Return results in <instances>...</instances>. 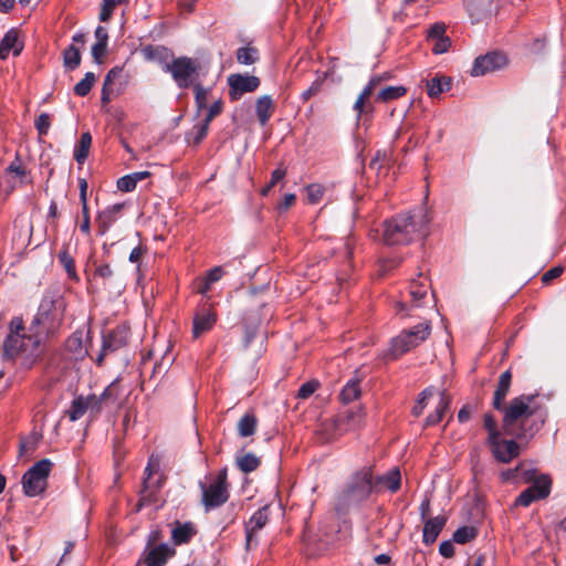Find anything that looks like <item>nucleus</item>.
<instances>
[{
  "instance_id": "obj_1",
  "label": "nucleus",
  "mask_w": 566,
  "mask_h": 566,
  "mask_svg": "<svg viewBox=\"0 0 566 566\" xmlns=\"http://www.w3.org/2000/svg\"><path fill=\"white\" fill-rule=\"evenodd\" d=\"M430 222L424 209L401 213L384 222L382 240L388 245L408 244L424 237Z\"/></svg>"
},
{
  "instance_id": "obj_2",
  "label": "nucleus",
  "mask_w": 566,
  "mask_h": 566,
  "mask_svg": "<svg viewBox=\"0 0 566 566\" xmlns=\"http://www.w3.org/2000/svg\"><path fill=\"white\" fill-rule=\"evenodd\" d=\"M536 397L537 395L523 394L503 406L502 429L505 434L520 440L535 434L538 428L533 429V426H528V420L536 413Z\"/></svg>"
},
{
  "instance_id": "obj_3",
  "label": "nucleus",
  "mask_w": 566,
  "mask_h": 566,
  "mask_svg": "<svg viewBox=\"0 0 566 566\" xmlns=\"http://www.w3.org/2000/svg\"><path fill=\"white\" fill-rule=\"evenodd\" d=\"M374 492L371 465H364L352 474L346 485L336 496L335 510L346 513L352 506L359 505Z\"/></svg>"
},
{
  "instance_id": "obj_4",
  "label": "nucleus",
  "mask_w": 566,
  "mask_h": 566,
  "mask_svg": "<svg viewBox=\"0 0 566 566\" xmlns=\"http://www.w3.org/2000/svg\"><path fill=\"white\" fill-rule=\"evenodd\" d=\"M201 491L200 503L206 513L221 507L229 501L231 484L228 481V468L220 469L216 474L206 476V481H199Z\"/></svg>"
},
{
  "instance_id": "obj_5",
  "label": "nucleus",
  "mask_w": 566,
  "mask_h": 566,
  "mask_svg": "<svg viewBox=\"0 0 566 566\" xmlns=\"http://www.w3.org/2000/svg\"><path fill=\"white\" fill-rule=\"evenodd\" d=\"M431 331L430 321H423L416 326L402 329L399 335L391 339L388 355L392 359H397L423 343L430 336Z\"/></svg>"
},
{
  "instance_id": "obj_6",
  "label": "nucleus",
  "mask_w": 566,
  "mask_h": 566,
  "mask_svg": "<svg viewBox=\"0 0 566 566\" xmlns=\"http://www.w3.org/2000/svg\"><path fill=\"white\" fill-rule=\"evenodd\" d=\"M53 468L49 459L34 463L22 476L23 493L29 497L41 495L48 488V479Z\"/></svg>"
},
{
  "instance_id": "obj_7",
  "label": "nucleus",
  "mask_w": 566,
  "mask_h": 566,
  "mask_svg": "<svg viewBox=\"0 0 566 566\" xmlns=\"http://www.w3.org/2000/svg\"><path fill=\"white\" fill-rule=\"evenodd\" d=\"M159 469L160 463L158 459H155L154 455H151L144 472L145 476L139 491V501L137 503L136 511H140L143 506L150 504L153 502V496L160 489L163 475L159 473Z\"/></svg>"
},
{
  "instance_id": "obj_8",
  "label": "nucleus",
  "mask_w": 566,
  "mask_h": 566,
  "mask_svg": "<svg viewBox=\"0 0 566 566\" xmlns=\"http://www.w3.org/2000/svg\"><path fill=\"white\" fill-rule=\"evenodd\" d=\"M61 322L62 317L57 313L54 302L43 301L32 321L31 327H38L35 331L38 337L41 335L51 336L59 329Z\"/></svg>"
},
{
  "instance_id": "obj_9",
  "label": "nucleus",
  "mask_w": 566,
  "mask_h": 566,
  "mask_svg": "<svg viewBox=\"0 0 566 566\" xmlns=\"http://www.w3.org/2000/svg\"><path fill=\"white\" fill-rule=\"evenodd\" d=\"M129 329L125 325H118L115 328L103 333L102 335V347L96 356L95 364L103 366L107 355L117 352L128 344Z\"/></svg>"
},
{
  "instance_id": "obj_10",
  "label": "nucleus",
  "mask_w": 566,
  "mask_h": 566,
  "mask_svg": "<svg viewBox=\"0 0 566 566\" xmlns=\"http://www.w3.org/2000/svg\"><path fill=\"white\" fill-rule=\"evenodd\" d=\"M140 54L145 61L159 64L164 71L171 74L177 81V57L172 50L164 45L148 44L142 46Z\"/></svg>"
},
{
  "instance_id": "obj_11",
  "label": "nucleus",
  "mask_w": 566,
  "mask_h": 566,
  "mask_svg": "<svg viewBox=\"0 0 566 566\" xmlns=\"http://www.w3.org/2000/svg\"><path fill=\"white\" fill-rule=\"evenodd\" d=\"M158 533H151L147 546L138 560V565L145 566H165L167 560L175 555V549L167 544L155 545Z\"/></svg>"
},
{
  "instance_id": "obj_12",
  "label": "nucleus",
  "mask_w": 566,
  "mask_h": 566,
  "mask_svg": "<svg viewBox=\"0 0 566 566\" xmlns=\"http://www.w3.org/2000/svg\"><path fill=\"white\" fill-rule=\"evenodd\" d=\"M93 280L101 281L104 290L119 294L125 289V279L109 263L94 262Z\"/></svg>"
},
{
  "instance_id": "obj_13",
  "label": "nucleus",
  "mask_w": 566,
  "mask_h": 566,
  "mask_svg": "<svg viewBox=\"0 0 566 566\" xmlns=\"http://www.w3.org/2000/svg\"><path fill=\"white\" fill-rule=\"evenodd\" d=\"M260 84L261 81L258 76L231 74L228 76L229 96L232 101H238L243 94L256 91Z\"/></svg>"
},
{
  "instance_id": "obj_14",
  "label": "nucleus",
  "mask_w": 566,
  "mask_h": 566,
  "mask_svg": "<svg viewBox=\"0 0 566 566\" xmlns=\"http://www.w3.org/2000/svg\"><path fill=\"white\" fill-rule=\"evenodd\" d=\"M317 536V549L328 551L346 539L337 521L322 523Z\"/></svg>"
},
{
  "instance_id": "obj_15",
  "label": "nucleus",
  "mask_w": 566,
  "mask_h": 566,
  "mask_svg": "<svg viewBox=\"0 0 566 566\" xmlns=\"http://www.w3.org/2000/svg\"><path fill=\"white\" fill-rule=\"evenodd\" d=\"M507 64V57L501 52H489L485 55L478 56L471 70V75L481 76L494 72Z\"/></svg>"
},
{
  "instance_id": "obj_16",
  "label": "nucleus",
  "mask_w": 566,
  "mask_h": 566,
  "mask_svg": "<svg viewBox=\"0 0 566 566\" xmlns=\"http://www.w3.org/2000/svg\"><path fill=\"white\" fill-rule=\"evenodd\" d=\"M488 447L493 458L500 463H510L520 454V444L513 439L505 440L500 438Z\"/></svg>"
},
{
  "instance_id": "obj_17",
  "label": "nucleus",
  "mask_w": 566,
  "mask_h": 566,
  "mask_svg": "<svg viewBox=\"0 0 566 566\" xmlns=\"http://www.w3.org/2000/svg\"><path fill=\"white\" fill-rule=\"evenodd\" d=\"M268 506L259 509L250 520L245 523V548L251 549L252 546L258 545L255 534L262 530L269 521Z\"/></svg>"
},
{
  "instance_id": "obj_18",
  "label": "nucleus",
  "mask_w": 566,
  "mask_h": 566,
  "mask_svg": "<svg viewBox=\"0 0 566 566\" xmlns=\"http://www.w3.org/2000/svg\"><path fill=\"white\" fill-rule=\"evenodd\" d=\"M217 322V314L211 305H202L193 315L192 336L198 338L203 333L210 331Z\"/></svg>"
},
{
  "instance_id": "obj_19",
  "label": "nucleus",
  "mask_w": 566,
  "mask_h": 566,
  "mask_svg": "<svg viewBox=\"0 0 566 566\" xmlns=\"http://www.w3.org/2000/svg\"><path fill=\"white\" fill-rule=\"evenodd\" d=\"M371 482L375 493H380L384 490L396 493L401 485L400 470L398 468H392L387 473L378 476H374V472L371 471Z\"/></svg>"
},
{
  "instance_id": "obj_20",
  "label": "nucleus",
  "mask_w": 566,
  "mask_h": 566,
  "mask_svg": "<svg viewBox=\"0 0 566 566\" xmlns=\"http://www.w3.org/2000/svg\"><path fill=\"white\" fill-rule=\"evenodd\" d=\"M6 175L8 177V184L11 188H15L17 186H22L24 184H29V175L27 167L23 165L21 156L19 154L15 155L13 161L6 168Z\"/></svg>"
},
{
  "instance_id": "obj_21",
  "label": "nucleus",
  "mask_w": 566,
  "mask_h": 566,
  "mask_svg": "<svg viewBox=\"0 0 566 566\" xmlns=\"http://www.w3.org/2000/svg\"><path fill=\"white\" fill-rule=\"evenodd\" d=\"M525 482L533 481V484L528 488L533 490V493L539 499H546L551 493L552 479L546 474L535 476L534 470H525L521 473Z\"/></svg>"
},
{
  "instance_id": "obj_22",
  "label": "nucleus",
  "mask_w": 566,
  "mask_h": 566,
  "mask_svg": "<svg viewBox=\"0 0 566 566\" xmlns=\"http://www.w3.org/2000/svg\"><path fill=\"white\" fill-rule=\"evenodd\" d=\"M447 521L448 518L444 515H438L423 521L422 542L426 545L433 544L446 526Z\"/></svg>"
},
{
  "instance_id": "obj_23",
  "label": "nucleus",
  "mask_w": 566,
  "mask_h": 566,
  "mask_svg": "<svg viewBox=\"0 0 566 566\" xmlns=\"http://www.w3.org/2000/svg\"><path fill=\"white\" fill-rule=\"evenodd\" d=\"M23 50V42L19 40V31L10 29L0 41V60H6L12 51L14 56L20 55Z\"/></svg>"
},
{
  "instance_id": "obj_24",
  "label": "nucleus",
  "mask_w": 566,
  "mask_h": 566,
  "mask_svg": "<svg viewBox=\"0 0 566 566\" xmlns=\"http://www.w3.org/2000/svg\"><path fill=\"white\" fill-rule=\"evenodd\" d=\"M123 208L124 203H115L98 212L95 221L99 235H104L108 231V229L117 220V216L123 210Z\"/></svg>"
},
{
  "instance_id": "obj_25",
  "label": "nucleus",
  "mask_w": 566,
  "mask_h": 566,
  "mask_svg": "<svg viewBox=\"0 0 566 566\" xmlns=\"http://www.w3.org/2000/svg\"><path fill=\"white\" fill-rule=\"evenodd\" d=\"M198 64L190 57H179V87H188L195 82Z\"/></svg>"
},
{
  "instance_id": "obj_26",
  "label": "nucleus",
  "mask_w": 566,
  "mask_h": 566,
  "mask_svg": "<svg viewBox=\"0 0 566 566\" xmlns=\"http://www.w3.org/2000/svg\"><path fill=\"white\" fill-rule=\"evenodd\" d=\"M275 112V104L270 95H262L255 102V113L260 125L265 126L273 113Z\"/></svg>"
},
{
  "instance_id": "obj_27",
  "label": "nucleus",
  "mask_w": 566,
  "mask_h": 566,
  "mask_svg": "<svg viewBox=\"0 0 566 566\" xmlns=\"http://www.w3.org/2000/svg\"><path fill=\"white\" fill-rule=\"evenodd\" d=\"M24 338L25 335L8 334L3 342L2 356L6 359H12L17 357L21 352L24 350Z\"/></svg>"
},
{
  "instance_id": "obj_28",
  "label": "nucleus",
  "mask_w": 566,
  "mask_h": 566,
  "mask_svg": "<svg viewBox=\"0 0 566 566\" xmlns=\"http://www.w3.org/2000/svg\"><path fill=\"white\" fill-rule=\"evenodd\" d=\"M360 382H361V377L356 371L354 377L350 378L346 382V385L344 386V388L342 389V391L339 394V398L343 403H350L360 397V394H361Z\"/></svg>"
},
{
  "instance_id": "obj_29",
  "label": "nucleus",
  "mask_w": 566,
  "mask_h": 566,
  "mask_svg": "<svg viewBox=\"0 0 566 566\" xmlns=\"http://www.w3.org/2000/svg\"><path fill=\"white\" fill-rule=\"evenodd\" d=\"M426 87L430 97H438L451 88V80L444 75L436 74L430 80H427Z\"/></svg>"
},
{
  "instance_id": "obj_30",
  "label": "nucleus",
  "mask_w": 566,
  "mask_h": 566,
  "mask_svg": "<svg viewBox=\"0 0 566 566\" xmlns=\"http://www.w3.org/2000/svg\"><path fill=\"white\" fill-rule=\"evenodd\" d=\"M65 349L71 353L76 359L84 358L87 349L83 345V332L75 331L70 335L65 342Z\"/></svg>"
},
{
  "instance_id": "obj_31",
  "label": "nucleus",
  "mask_w": 566,
  "mask_h": 566,
  "mask_svg": "<svg viewBox=\"0 0 566 566\" xmlns=\"http://www.w3.org/2000/svg\"><path fill=\"white\" fill-rule=\"evenodd\" d=\"M57 260H59L60 264L63 266V269L65 270V272L67 274V277L71 281L78 282L80 281V276H78V274L76 272L75 260L69 253V247L67 245H64L61 249V251L57 254Z\"/></svg>"
},
{
  "instance_id": "obj_32",
  "label": "nucleus",
  "mask_w": 566,
  "mask_h": 566,
  "mask_svg": "<svg viewBox=\"0 0 566 566\" xmlns=\"http://www.w3.org/2000/svg\"><path fill=\"white\" fill-rule=\"evenodd\" d=\"M87 411H90L87 396L78 395L72 400L66 415L72 422H75L80 420Z\"/></svg>"
},
{
  "instance_id": "obj_33",
  "label": "nucleus",
  "mask_w": 566,
  "mask_h": 566,
  "mask_svg": "<svg viewBox=\"0 0 566 566\" xmlns=\"http://www.w3.org/2000/svg\"><path fill=\"white\" fill-rule=\"evenodd\" d=\"M92 146V135L90 132H84L74 148V159L78 164H84L88 157L90 149Z\"/></svg>"
},
{
  "instance_id": "obj_34",
  "label": "nucleus",
  "mask_w": 566,
  "mask_h": 566,
  "mask_svg": "<svg viewBox=\"0 0 566 566\" xmlns=\"http://www.w3.org/2000/svg\"><path fill=\"white\" fill-rule=\"evenodd\" d=\"M258 427V418L254 413H244L238 422V434L242 438L251 437L255 433Z\"/></svg>"
},
{
  "instance_id": "obj_35",
  "label": "nucleus",
  "mask_w": 566,
  "mask_h": 566,
  "mask_svg": "<svg viewBox=\"0 0 566 566\" xmlns=\"http://www.w3.org/2000/svg\"><path fill=\"white\" fill-rule=\"evenodd\" d=\"M409 295L411 297L410 307L420 308L426 302L423 301L427 297V287L423 283L413 280L410 283Z\"/></svg>"
},
{
  "instance_id": "obj_36",
  "label": "nucleus",
  "mask_w": 566,
  "mask_h": 566,
  "mask_svg": "<svg viewBox=\"0 0 566 566\" xmlns=\"http://www.w3.org/2000/svg\"><path fill=\"white\" fill-rule=\"evenodd\" d=\"M239 470L245 474L255 471L261 465V460L252 452H247L235 458Z\"/></svg>"
},
{
  "instance_id": "obj_37",
  "label": "nucleus",
  "mask_w": 566,
  "mask_h": 566,
  "mask_svg": "<svg viewBox=\"0 0 566 566\" xmlns=\"http://www.w3.org/2000/svg\"><path fill=\"white\" fill-rule=\"evenodd\" d=\"M82 55L78 46L71 44L63 51V64L66 70L74 71L81 64Z\"/></svg>"
},
{
  "instance_id": "obj_38",
  "label": "nucleus",
  "mask_w": 566,
  "mask_h": 566,
  "mask_svg": "<svg viewBox=\"0 0 566 566\" xmlns=\"http://www.w3.org/2000/svg\"><path fill=\"white\" fill-rule=\"evenodd\" d=\"M449 405H450L449 397L444 392H442L441 397H440V401H439L438 406L436 407L434 412L430 413L426 418L424 427H432V426H436L437 423H439L442 420L446 410L449 408Z\"/></svg>"
},
{
  "instance_id": "obj_39",
  "label": "nucleus",
  "mask_w": 566,
  "mask_h": 566,
  "mask_svg": "<svg viewBox=\"0 0 566 566\" xmlns=\"http://www.w3.org/2000/svg\"><path fill=\"white\" fill-rule=\"evenodd\" d=\"M483 427L488 432V438L485 440L486 446L501 438L502 433L499 429L497 421L492 413L488 412L483 416Z\"/></svg>"
},
{
  "instance_id": "obj_40",
  "label": "nucleus",
  "mask_w": 566,
  "mask_h": 566,
  "mask_svg": "<svg viewBox=\"0 0 566 566\" xmlns=\"http://www.w3.org/2000/svg\"><path fill=\"white\" fill-rule=\"evenodd\" d=\"M407 88L402 85L398 86H386L378 93L376 101L381 103H388L394 99H398L405 96Z\"/></svg>"
},
{
  "instance_id": "obj_41",
  "label": "nucleus",
  "mask_w": 566,
  "mask_h": 566,
  "mask_svg": "<svg viewBox=\"0 0 566 566\" xmlns=\"http://www.w3.org/2000/svg\"><path fill=\"white\" fill-rule=\"evenodd\" d=\"M235 56H237V61L240 64H244V65L254 64L260 59L259 50L251 45L239 48L237 50Z\"/></svg>"
},
{
  "instance_id": "obj_42",
  "label": "nucleus",
  "mask_w": 566,
  "mask_h": 566,
  "mask_svg": "<svg viewBox=\"0 0 566 566\" xmlns=\"http://www.w3.org/2000/svg\"><path fill=\"white\" fill-rule=\"evenodd\" d=\"M478 536V528L474 526H461L452 536L453 542L458 544H467Z\"/></svg>"
},
{
  "instance_id": "obj_43",
  "label": "nucleus",
  "mask_w": 566,
  "mask_h": 566,
  "mask_svg": "<svg viewBox=\"0 0 566 566\" xmlns=\"http://www.w3.org/2000/svg\"><path fill=\"white\" fill-rule=\"evenodd\" d=\"M95 81V74L93 72H87L84 77L74 86V94L81 97L86 96L91 92Z\"/></svg>"
},
{
  "instance_id": "obj_44",
  "label": "nucleus",
  "mask_w": 566,
  "mask_h": 566,
  "mask_svg": "<svg viewBox=\"0 0 566 566\" xmlns=\"http://www.w3.org/2000/svg\"><path fill=\"white\" fill-rule=\"evenodd\" d=\"M119 397V381L116 379L112 381L101 395L98 399L102 400L105 406L112 405L117 401Z\"/></svg>"
},
{
  "instance_id": "obj_45",
  "label": "nucleus",
  "mask_w": 566,
  "mask_h": 566,
  "mask_svg": "<svg viewBox=\"0 0 566 566\" xmlns=\"http://www.w3.org/2000/svg\"><path fill=\"white\" fill-rule=\"evenodd\" d=\"M198 533L197 525L192 522L179 523V545L187 544Z\"/></svg>"
},
{
  "instance_id": "obj_46",
  "label": "nucleus",
  "mask_w": 566,
  "mask_h": 566,
  "mask_svg": "<svg viewBox=\"0 0 566 566\" xmlns=\"http://www.w3.org/2000/svg\"><path fill=\"white\" fill-rule=\"evenodd\" d=\"M307 202L311 205H316L321 201L325 193V187L321 184H311L305 187Z\"/></svg>"
},
{
  "instance_id": "obj_47",
  "label": "nucleus",
  "mask_w": 566,
  "mask_h": 566,
  "mask_svg": "<svg viewBox=\"0 0 566 566\" xmlns=\"http://www.w3.org/2000/svg\"><path fill=\"white\" fill-rule=\"evenodd\" d=\"M174 360H175V357L170 358V357L164 356L160 361L155 363V365L153 367L151 378L153 379L164 378L167 375Z\"/></svg>"
},
{
  "instance_id": "obj_48",
  "label": "nucleus",
  "mask_w": 566,
  "mask_h": 566,
  "mask_svg": "<svg viewBox=\"0 0 566 566\" xmlns=\"http://www.w3.org/2000/svg\"><path fill=\"white\" fill-rule=\"evenodd\" d=\"M127 2L128 0H103V4L98 15L99 20L102 22H107L112 18V14L116 6Z\"/></svg>"
},
{
  "instance_id": "obj_49",
  "label": "nucleus",
  "mask_w": 566,
  "mask_h": 566,
  "mask_svg": "<svg viewBox=\"0 0 566 566\" xmlns=\"http://www.w3.org/2000/svg\"><path fill=\"white\" fill-rule=\"evenodd\" d=\"M510 387L511 386L497 382V386H496V389H495L494 396H493V401H492V406L495 410L503 409L505 398L509 394Z\"/></svg>"
},
{
  "instance_id": "obj_50",
  "label": "nucleus",
  "mask_w": 566,
  "mask_h": 566,
  "mask_svg": "<svg viewBox=\"0 0 566 566\" xmlns=\"http://www.w3.org/2000/svg\"><path fill=\"white\" fill-rule=\"evenodd\" d=\"M238 517L237 505L234 503H230L226 510L223 511V517L220 521L222 525V531L227 530L228 526L233 524Z\"/></svg>"
},
{
  "instance_id": "obj_51",
  "label": "nucleus",
  "mask_w": 566,
  "mask_h": 566,
  "mask_svg": "<svg viewBox=\"0 0 566 566\" xmlns=\"http://www.w3.org/2000/svg\"><path fill=\"white\" fill-rule=\"evenodd\" d=\"M431 396H432L431 388H426L419 394L418 400L412 408V415L415 417H419L422 413L423 409L427 406L426 400Z\"/></svg>"
},
{
  "instance_id": "obj_52",
  "label": "nucleus",
  "mask_w": 566,
  "mask_h": 566,
  "mask_svg": "<svg viewBox=\"0 0 566 566\" xmlns=\"http://www.w3.org/2000/svg\"><path fill=\"white\" fill-rule=\"evenodd\" d=\"M87 402L91 416L93 418H97L103 411L105 403L98 399L97 395L94 394L87 396Z\"/></svg>"
},
{
  "instance_id": "obj_53",
  "label": "nucleus",
  "mask_w": 566,
  "mask_h": 566,
  "mask_svg": "<svg viewBox=\"0 0 566 566\" xmlns=\"http://www.w3.org/2000/svg\"><path fill=\"white\" fill-rule=\"evenodd\" d=\"M193 91H195V102H196L197 108L199 111L207 108L208 90L205 88L201 84L197 83L193 86Z\"/></svg>"
},
{
  "instance_id": "obj_54",
  "label": "nucleus",
  "mask_w": 566,
  "mask_h": 566,
  "mask_svg": "<svg viewBox=\"0 0 566 566\" xmlns=\"http://www.w3.org/2000/svg\"><path fill=\"white\" fill-rule=\"evenodd\" d=\"M319 387V382L317 380H310L301 385L297 391V398L307 399L310 398L316 389Z\"/></svg>"
},
{
  "instance_id": "obj_55",
  "label": "nucleus",
  "mask_w": 566,
  "mask_h": 566,
  "mask_svg": "<svg viewBox=\"0 0 566 566\" xmlns=\"http://www.w3.org/2000/svg\"><path fill=\"white\" fill-rule=\"evenodd\" d=\"M40 136L46 135L51 126V117L48 113H41L34 122Z\"/></svg>"
},
{
  "instance_id": "obj_56",
  "label": "nucleus",
  "mask_w": 566,
  "mask_h": 566,
  "mask_svg": "<svg viewBox=\"0 0 566 566\" xmlns=\"http://www.w3.org/2000/svg\"><path fill=\"white\" fill-rule=\"evenodd\" d=\"M537 500L539 499L533 493V490L527 488L516 497L515 505L526 507Z\"/></svg>"
},
{
  "instance_id": "obj_57",
  "label": "nucleus",
  "mask_w": 566,
  "mask_h": 566,
  "mask_svg": "<svg viewBox=\"0 0 566 566\" xmlns=\"http://www.w3.org/2000/svg\"><path fill=\"white\" fill-rule=\"evenodd\" d=\"M136 185L137 178L132 175L123 176L117 180V188L124 192L133 191L136 188Z\"/></svg>"
},
{
  "instance_id": "obj_58",
  "label": "nucleus",
  "mask_w": 566,
  "mask_h": 566,
  "mask_svg": "<svg viewBox=\"0 0 566 566\" xmlns=\"http://www.w3.org/2000/svg\"><path fill=\"white\" fill-rule=\"evenodd\" d=\"M196 132H195V136L193 138L191 139L189 135L186 136V140L189 143V144H193V145H198L202 142V139L207 136V133H208V129H209V125L205 122H202V124H200L199 126L195 127Z\"/></svg>"
},
{
  "instance_id": "obj_59",
  "label": "nucleus",
  "mask_w": 566,
  "mask_h": 566,
  "mask_svg": "<svg viewBox=\"0 0 566 566\" xmlns=\"http://www.w3.org/2000/svg\"><path fill=\"white\" fill-rule=\"evenodd\" d=\"M324 80L325 77H318L316 78L312 84L311 86L304 91L301 95V98L304 101V102H307L311 97L315 96L321 90H322V86H323V83H324Z\"/></svg>"
},
{
  "instance_id": "obj_60",
  "label": "nucleus",
  "mask_w": 566,
  "mask_h": 566,
  "mask_svg": "<svg viewBox=\"0 0 566 566\" xmlns=\"http://www.w3.org/2000/svg\"><path fill=\"white\" fill-rule=\"evenodd\" d=\"M447 27L442 22H437L432 24L428 30V41H434L437 39L447 36L446 35Z\"/></svg>"
},
{
  "instance_id": "obj_61",
  "label": "nucleus",
  "mask_w": 566,
  "mask_h": 566,
  "mask_svg": "<svg viewBox=\"0 0 566 566\" xmlns=\"http://www.w3.org/2000/svg\"><path fill=\"white\" fill-rule=\"evenodd\" d=\"M222 109H223L222 99H218V101L213 102L209 106L203 122L207 123L208 125H210L211 120L222 113Z\"/></svg>"
},
{
  "instance_id": "obj_62",
  "label": "nucleus",
  "mask_w": 566,
  "mask_h": 566,
  "mask_svg": "<svg viewBox=\"0 0 566 566\" xmlns=\"http://www.w3.org/2000/svg\"><path fill=\"white\" fill-rule=\"evenodd\" d=\"M432 42V52L434 54H442V53H446L450 45H451V40L449 36H443V38H440V39H437L434 41H431Z\"/></svg>"
},
{
  "instance_id": "obj_63",
  "label": "nucleus",
  "mask_w": 566,
  "mask_h": 566,
  "mask_svg": "<svg viewBox=\"0 0 566 566\" xmlns=\"http://www.w3.org/2000/svg\"><path fill=\"white\" fill-rule=\"evenodd\" d=\"M107 52V43H95L92 45V56L97 64H102Z\"/></svg>"
},
{
  "instance_id": "obj_64",
  "label": "nucleus",
  "mask_w": 566,
  "mask_h": 566,
  "mask_svg": "<svg viewBox=\"0 0 566 566\" xmlns=\"http://www.w3.org/2000/svg\"><path fill=\"white\" fill-rule=\"evenodd\" d=\"M82 205V214L83 220L80 224V230L86 235H90L91 233V218H90V211L87 202L81 203Z\"/></svg>"
}]
</instances>
